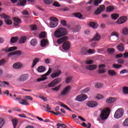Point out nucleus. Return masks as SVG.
Masks as SVG:
<instances>
[{
    "label": "nucleus",
    "mask_w": 128,
    "mask_h": 128,
    "mask_svg": "<svg viewBox=\"0 0 128 128\" xmlns=\"http://www.w3.org/2000/svg\"><path fill=\"white\" fill-rule=\"evenodd\" d=\"M110 114V108H104L102 110L100 118H97V120L99 122H100V120H106L108 118Z\"/></svg>",
    "instance_id": "1"
},
{
    "label": "nucleus",
    "mask_w": 128,
    "mask_h": 128,
    "mask_svg": "<svg viewBox=\"0 0 128 128\" xmlns=\"http://www.w3.org/2000/svg\"><path fill=\"white\" fill-rule=\"evenodd\" d=\"M68 32L66 31V29L60 28L55 31L54 36L58 38H62V36H66Z\"/></svg>",
    "instance_id": "2"
},
{
    "label": "nucleus",
    "mask_w": 128,
    "mask_h": 128,
    "mask_svg": "<svg viewBox=\"0 0 128 128\" xmlns=\"http://www.w3.org/2000/svg\"><path fill=\"white\" fill-rule=\"evenodd\" d=\"M124 114V108H119L115 112L114 114V118H120Z\"/></svg>",
    "instance_id": "3"
},
{
    "label": "nucleus",
    "mask_w": 128,
    "mask_h": 128,
    "mask_svg": "<svg viewBox=\"0 0 128 128\" xmlns=\"http://www.w3.org/2000/svg\"><path fill=\"white\" fill-rule=\"evenodd\" d=\"M62 82V78H58L56 79L53 80L52 82H51L50 83H49L47 86L48 88H54V86H56L57 84H58L60 82Z\"/></svg>",
    "instance_id": "4"
},
{
    "label": "nucleus",
    "mask_w": 128,
    "mask_h": 128,
    "mask_svg": "<svg viewBox=\"0 0 128 128\" xmlns=\"http://www.w3.org/2000/svg\"><path fill=\"white\" fill-rule=\"evenodd\" d=\"M0 16L2 18H4L5 20V22L6 24L10 25L12 24V22L10 20V17L8 16L6 14L4 13L0 14Z\"/></svg>",
    "instance_id": "5"
},
{
    "label": "nucleus",
    "mask_w": 128,
    "mask_h": 128,
    "mask_svg": "<svg viewBox=\"0 0 128 128\" xmlns=\"http://www.w3.org/2000/svg\"><path fill=\"white\" fill-rule=\"evenodd\" d=\"M50 20L52 21L50 24V26L51 28H54L58 26V18L54 17H51L50 18Z\"/></svg>",
    "instance_id": "6"
},
{
    "label": "nucleus",
    "mask_w": 128,
    "mask_h": 128,
    "mask_svg": "<svg viewBox=\"0 0 128 128\" xmlns=\"http://www.w3.org/2000/svg\"><path fill=\"white\" fill-rule=\"evenodd\" d=\"M52 72V68H49L48 71L45 74L42 75V77L41 78H39L37 79V82H42V80H46L48 78L46 76L50 74Z\"/></svg>",
    "instance_id": "7"
},
{
    "label": "nucleus",
    "mask_w": 128,
    "mask_h": 128,
    "mask_svg": "<svg viewBox=\"0 0 128 128\" xmlns=\"http://www.w3.org/2000/svg\"><path fill=\"white\" fill-rule=\"evenodd\" d=\"M42 106L44 108L45 112H50V114H54L55 116H58V114H60V112H55L54 111H50V110H52V108H50V105L48 104H46V106Z\"/></svg>",
    "instance_id": "8"
},
{
    "label": "nucleus",
    "mask_w": 128,
    "mask_h": 128,
    "mask_svg": "<svg viewBox=\"0 0 128 128\" xmlns=\"http://www.w3.org/2000/svg\"><path fill=\"white\" fill-rule=\"evenodd\" d=\"M86 98H88V96L83 94L77 96L75 98V100H76L77 102H84V100H86Z\"/></svg>",
    "instance_id": "9"
},
{
    "label": "nucleus",
    "mask_w": 128,
    "mask_h": 128,
    "mask_svg": "<svg viewBox=\"0 0 128 128\" xmlns=\"http://www.w3.org/2000/svg\"><path fill=\"white\" fill-rule=\"evenodd\" d=\"M70 92V86H68L64 88L61 92V96H66Z\"/></svg>",
    "instance_id": "10"
},
{
    "label": "nucleus",
    "mask_w": 128,
    "mask_h": 128,
    "mask_svg": "<svg viewBox=\"0 0 128 128\" xmlns=\"http://www.w3.org/2000/svg\"><path fill=\"white\" fill-rule=\"evenodd\" d=\"M62 48L64 50H68L70 48V42L68 41H66L63 43Z\"/></svg>",
    "instance_id": "11"
},
{
    "label": "nucleus",
    "mask_w": 128,
    "mask_h": 128,
    "mask_svg": "<svg viewBox=\"0 0 128 128\" xmlns=\"http://www.w3.org/2000/svg\"><path fill=\"white\" fill-rule=\"evenodd\" d=\"M27 80H28V74H22L18 78V82H26Z\"/></svg>",
    "instance_id": "12"
},
{
    "label": "nucleus",
    "mask_w": 128,
    "mask_h": 128,
    "mask_svg": "<svg viewBox=\"0 0 128 128\" xmlns=\"http://www.w3.org/2000/svg\"><path fill=\"white\" fill-rule=\"evenodd\" d=\"M104 8H106V6H104V5L100 6L95 11V14H100V12H102L104 10Z\"/></svg>",
    "instance_id": "13"
},
{
    "label": "nucleus",
    "mask_w": 128,
    "mask_h": 128,
    "mask_svg": "<svg viewBox=\"0 0 128 128\" xmlns=\"http://www.w3.org/2000/svg\"><path fill=\"white\" fill-rule=\"evenodd\" d=\"M126 20H128L126 16H122L118 20V24H124Z\"/></svg>",
    "instance_id": "14"
},
{
    "label": "nucleus",
    "mask_w": 128,
    "mask_h": 128,
    "mask_svg": "<svg viewBox=\"0 0 128 128\" xmlns=\"http://www.w3.org/2000/svg\"><path fill=\"white\" fill-rule=\"evenodd\" d=\"M18 50V47L16 46H12L10 47L9 48H4L2 49V50L4 52H14V50Z\"/></svg>",
    "instance_id": "15"
},
{
    "label": "nucleus",
    "mask_w": 128,
    "mask_h": 128,
    "mask_svg": "<svg viewBox=\"0 0 128 128\" xmlns=\"http://www.w3.org/2000/svg\"><path fill=\"white\" fill-rule=\"evenodd\" d=\"M88 108H96L98 106V102L94 101H90L86 104Z\"/></svg>",
    "instance_id": "16"
},
{
    "label": "nucleus",
    "mask_w": 128,
    "mask_h": 128,
    "mask_svg": "<svg viewBox=\"0 0 128 128\" xmlns=\"http://www.w3.org/2000/svg\"><path fill=\"white\" fill-rule=\"evenodd\" d=\"M68 39V38L66 36H64L62 38H60L58 40L57 42L58 44H62V42H66V40Z\"/></svg>",
    "instance_id": "17"
},
{
    "label": "nucleus",
    "mask_w": 128,
    "mask_h": 128,
    "mask_svg": "<svg viewBox=\"0 0 128 128\" xmlns=\"http://www.w3.org/2000/svg\"><path fill=\"white\" fill-rule=\"evenodd\" d=\"M14 22V26H18V28L20 27V24L22 22V20L18 18H13Z\"/></svg>",
    "instance_id": "18"
},
{
    "label": "nucleus",
    "mask_w": 128,
    "mask_h": 128,
    "mask_svg": "<svg viewBox=\"0 0 128 128\" xmlns=\"http://www.w3.org/2000/svg\"><path fill=\"white\" fill-rule=\"evenodd\" d=\"M24 66L22 64H20V62H16L14 64H13L12 67L14 68H15L16 70H20V68H22Z\"/></svg>",
    "instance_id": "19"
},
{
    "label": "nucleus",
    "mask_w": 128,
    "mask_h": 128,
    "mask_svg": "<svg viewBox=\"0 0 128 128\" xmlns=\"http://www.w3.org/2000/svg\"><path fill=\"white\" fill-rule=\"evenodd\" d=\"M116 100V98L110 97L108 98L106 100V104H112V102H114Z\"/></svg>",
    "instance_id": "20"
},
{
    "label": "nucleus",
    "mask_w": 128,
    "mask_h": 128,
    "mask_svg": "<svg viewBox=\"0 0 128 128\" xmlns=\"http://www.w3.org/2000/svg\"><path fill=\"white\" fill-rule=\"evenodd\" d=\"M60 74H62V71L59 70L58 71V72L52 73L51 74V78H58V76H59L60 75Z\"/></svg>",
    "instance_id": "21"
},
{
    "label": "nucleus",
    "mask_w": 128,
    "mask_h": 128,
    "mask_svg": "<svg viewBox=\"0 0 128 128\" xmlns=\"http://www.w3.org/2000/svg\"><path fill=\"white\" fill-rule=\"evenodd\" d=\"M86 70H94L96 68V66L94 64L88 65L86 66Z\"/></svg>",
    "instance_id": "22"
},
{
    "label": "nucleus",
    "mask_w": 128,
    "mask_h": 128,
    "mask_svg": "<svg viewBox=\"0 0 128 128\" xmlns=\"http://www.w3.org/2000/svg\"><path fill=\"white\" fill-rule=\"evenodd\" d=\"M80 26H76L72 28V32H80Z\"/></svg>",
    "instance_id": "23"
},
{
    "label": "nucleus",
    "mask_w": 128,
    "mask_h": 128,
    "mask_svg": "<svg viewBox=\"0 0 128 128\" xmlns=\"http://www.w3.org/2000/svg\"><path fill=\"white\" fill-rule=\"evenodd\" d=\"M40 58H35L33 60V62H32V68H34V66H36V64H38V62H40Z\"/></svg>",
    "instance_id": "24"
},
{
    "label": "nucleus",
    "mask_w": 128,
    "mask_h": 128,
    "mask_svg": "<svg viewBox=\"0 0 128 128\" xmlns=\"http://www.w3.org/2000/svg\"><path fill=\"white\" fill-rule=\"evenodd\" d=\"M117 50L120 52H124V45L123 44H120L118 46Z\"/></svg>",
    "instance_id": "25"
},
{
    "label": "nucleus",
    "mask_w": 128,
    "mask_h": 128,
    "mask_svg": "<svg viewBox=\"0 0 128 128\" xmlns=\"http://www.w3.org/2000/svg\"><path fill=\"white\" fill-rule=\"evenodd\" d=\"M100 40V36L98 33H96L93 38L92 39V40L98 41Z\"/></svg>",
    "instance_id": "26"
},
{
    "label": "nucleus",
    "mask_w": 128,
    "mask_h": 128,
    "mask_svg": "<svg viewBox=\"0 0 128 128\" xmlns=\"http://www.w3.org/2000/svg\"><path fill=\"white\" fill-rule=\"evenodd\" d=\"M12 123L14 126V128H16V126H18V118H13L12 119Z\"/></svg>",
    "instance_id": "27"
},
{
    "label": "nucleus",
    "mask_w": 128,
    "mask_h": 128,
    "mask_svg": "<svg viewBox=\"0 0 128 128\" xmlns=\"http://www.w3.org/2000/svg\"><path fill=\"white\" fill-rule=\"evenodd\" d=\"M37 70L38 72H46V67L44 66H39Z\"/></svg>",
    "instance_id": "28"
},
{
    "label": "nucleus",
    "mask_w": 128,
    "mask_h": 128,
    "mask_svg": "<svg viewBox=\"0 0 128 128\" xmlns=\"http://www.w3.org/2000/svg\"><path fill=\"white\" fill-rule=\"evenodd\" d=\"M48 44V40L46 39H42L40 42V46L42 48H44Z\"/></svg>",
    "instance_id": "29"
},
{
    "label": "nucleus",
    "mask_w": 128,
    "mask_h": 128,
    "mask_svg": "<svg viewBox=\"0 0 128 128\" xmlns=\"http://www.w3.org/2000/svg\"><path fill=\"white\" fill-rule=\"evenodd\" d=\"M108 74L111 76H116V72L114 70H108Z\"/></svg>",
    "instance_id": "30"
},
{
    "label": "nucleus",
    "mask_w": 128,
    "mask_h": 128,
    "mask_svg": "<svg viewBox=\"0 0 128 128\" xmlns=\"http://www.w3.org/2000/svg\"><path fill=\"white\" fill-rule=\"evenodd\" d=\"M114 10V6H110L106 8V12H112Z\"/></svg>",
    "instance_id": "31"
},
{
    "label": "nucleus",
    "mask_w": 128,
    "mask_h": 128,
    "mask_svg": "<svg viewBox=\"0 0 128 128\" xmlns=\"http://www.w3.org/2000/svg\"><path fill=\"white\" fill-rule=\"evenodd\" d=\"M73 16H75V18H80V20H82V15L80 14V12H76L73 14Z\"/></svg>",
    "instance_id": "32"
},
{
    "label": "nucleus",
    "mask_w": 128,
    "mask_h": 128,
    "mask_svg": "<svg viewBox=\"0 0 128 128\" xmlns=\"http://www.w3.org/2000/svg\"><path fill=\"white\" fill-rule=\"evenodd\" d=\"M18 40V36H14L11 38L10 42L11 44H14Z\"/></svg>",
    "instance_id": "33"
},
{
    "label": "nucleus",
    "mask_w": 128,
    "mask_h": 128,
    "mask_svg": "<svg viewBox=\"0 0 128 128\" xmlns=\"http://www.w3.org/2000/svg\"><path fill=\"white\" fill-rule=\"evenodd\" d=\"M90 26L92 28H98V24L94 22H90Z\"/></svg>",
    "instance_id": "34"
},
{
    "label": "nucleus",
    "mask_w": 128,
    "mask_h": 128,
    "mask_svg": "<svg viewBox=\"0 0 128 128\" xmlns=\"http://www.w3.org/2000/svg\"><path fill=\"white\" fill-rule=\"evenodd\" d=\"M80 52L82 54H88V49L86 48H83L81 49Z\"/></svg>",
    "instance_id": "35"
},
{
    "label": "nucleus",
    "mask_w": 128,
    "mask_h": 128,
    "mask_svg": "<svg viewBox=\"0 0 128 128\" xmlns=\"http://www.w3.org/2000/svg\"><path fill=\"white\" fill-rule=\"evenodd\" d=\"M20 104H22V106H28V102H26L24 100H22L20 101H19Z\"/></svg>",
    "instance_id": "36"
},
{
    "label": "nucleus",
    "mask_w": 128,
    "mask_h": 128,
    "mask_svg": "<svg viewBox=\"0 0 128 128\" xmlns=\"http://www.w3.org/2000/svg\"><path fill=\"white\" fill-rule=\"evenodd\" d=\"M60 88H62V84L58 85V86H56V87H55L54 88H52L51 90H52L58 92V90H60Z\"/></svg>",
    "instance_id": "37"
},
{
    "label": "nucleus",
    "mask_w": 128,
    "mask_h": 128,
    "mask_svg": "<svg viewBox=\"0 0 128 128\" xmlns=\"http://www.w3.org/2000/svg\"><path fill=\"white\" fill-rule=\"evenodd\" d=\"M4 126V118H0V128H2Z\"/></svg>",
    "instance_id": "38"
},
{
    "label": "nucleus",
    "mask_w": 128,
    "mask_h": 128,
    "mask_svg": "<svg viewBox=\"0 0 128 128\" xmlns=\"http://www.w3.org/2000/svg\"><path fill=\"white\" fill-rule=\"evenodd\" d=\"M119 15L118 14H112L111 17L112 20H116L118 18Z\"/></svg>",
    "instance_id": "39"
},
{
    "label": "nucleus",
    "mask_w": 128,
    "mask_h": 128,
    "mask_svg": "<svg viewBox=\"0 0 128 128\" xmlns=\"http://www.w3.org/2000/svg\"><path fill=\"white\" fill-rule=\"evenodd\" d=\"M60 106H62V108H66V110H70V112H72V109H70V108H68L66 106V105L62 103H60Z\"/></svg>",
    "instance_id": "40"
},
{
    "label": "nucleus",
    "mask_w": 128,
    "mask_h": 128,
    "mask_svg": "<svg viewBox=\"0 0 128 128\" xmlns=\"http://www.w3.org/2000/svg\"><path fill=\"white\" fill-rule=\"evenodd\" d=\"M26 40V36L22 37L20 40V44H24Z\"/></svg>",
    "instance_id": "41"
},
{
    "label": "nucleus",
    "mask_w": 128,
    "mask_h": 128,
    "mask_svg": "<svg viewBox=\"0 0 128 128\" xmlns=\"http://www.w3.org/2000/svg\"><path fill=\"white\" fill-rule=\"evenodd\" d=\"M122 90L124 94H128V86H124L122 88Z\"/></svg>",
    "instance_id": "42"
},
{
    "label": "nucleus",
    "mask_w": 128,
    "mask_h": 128,
    "mask_svg": "<svg viewBox=\"0 0 128 128\" xmlns=\"http://www.w3.org/2000/svg\"><path fill=\"white\" fill-rule=\"evenodd\" d=\"M30 44L32 46H36V44H38V40H36V39H32L30 41Z\"/></svg>",
    "instance_id": "43"
},
{
    "label": "nucleus",
    "mask_w": 128,
    "mask_h": 128,
    "mask_svg": "<svg viewBox=\"0 0 128 128\" xmlns=\"http://www.w3.org/2000/svg\"><path fill=\"white\" fill-rule=\"evenodd\" d=\"M26 0H20V4L22 6H26Z\"/></svg>",
    "instance_id": "44"
},
{
    "label": "nucleus",
    "mask_w": 128,
    "mask_h": 128,
    "mask_svg": "<svg viewBox=\"0 0 128 128\" xmlns=\"http://www.w3.org/2000/svg\"><path fill=\"white\" fill-rule=\"evenodd\" d=\"M122 34H124L125 36H126V34H128V28L126 27H125L122 30Z\"/></svg>",
    "instance_id": "45"
},
{
    "label": "nucleus",
    "mask_w": 128,
    "mask_h": 128,
    "mask_svg": "<svg viewBox=\"0 0 128 128\" xmlns=\"http://www.w3.org/2000/svg\"><path fill=\"white\" fill-rule=\"evenodd\" d=\"M96 88H102L104 85L100 83H97L95 86Z\"/></svg>",
    "instance_id": "46"
},
{
    "label": "nucleus",
    "mask_w": 128,
    "mask_h": 128,
    "mask_svg": "<svg viewBox=\"0 0 128 128\" xmlns=\"http://www.w3.org/2000/svg\"><path fill=\"white\" fill-rule=\"evenodd\" d=\"M107 52H108L109 54H114V52L115 50H114V49L112 48H108L107 50Z\"/></svg>",
    "instance_id": "47"
},
{
    "label": "nucleus",
    "mask_w": 128,
    "mask_h": 128,
    "mask_svg": "<svg viewBox=\"0 0 128 128\" xmlns=\"http://www.w3.org/2000/svg\"><path fill=\"white\" fill-rule=\"evenodd\" d=\"M44 4H52V0H44Z\"/></svg>",
    "instance_id": "48"
},
{
    "label": "nucleus",
    "mask_w": 128,
    "mask_h": 128,
    "mask_svg": "<svg viewBox=\"0 0 128 128\" xmlns=\"http://www.w3.org/2000/svg\"><path fill=\"white\" fill-rule=\"evenodd\" d=\"M112 66H113V68H122V66L118 64H114L112 65Z\"/></svg>",
    "instance_id": "49"
},
{
    "label": "nucleus",
    "mask_w": 128,
    "mask_h": 128,
    "mask_svg": "<svg viewBox=\"0 0 128 128\" xmlns=\"http://www.w3.org/2000/svg\"><path fill=\"white\" fill-rule=\"evenodd\" d=\"M57 126L58 128H60V126H61V128H66V125L62 124H60V123H58Z\"/></svg>",
    "instance_id": "50"
},
{
    "label": "nucleus",
    "mask_w": 128,
    "mask_h": 128,
    "mask_svg": "<svg viewBox=\"0 0 128 128\" xmlns=\"http://www.w3.org/2000/svg\"><path fill=\"white\" fill-rule=\"evenodd\" d=\"M40 38H46V33L44 32H41L39 36Z\"/></svg>",
    "instance_id": "51"
},
{
    "label": "nucleus",
    "mask_w": 128,
    "mask_h": 128,
    "mask_svg": "<svg viewBox=\"0 0 128 128\" xmlns=\"http://www.w3.org/2000/svg\"><path fill=\"white\" fill-rule=\"evenodd\" d=\"M100 2H101L100 0H94V6H98V4H100Z\"/></svg>",
    "instance_id": "52"
},
{
    "label": "nucleus",
    "mask_w": 128,
    "mask_h": 128,
    "mask_svg": "<svg viewBox=\"0 0 128 128\" xmlns=\"http://www.w3.org/2000/svg\"><path fill=\"white\" fill-rule=\"evenodd\" d=\"M30 28L32 30H36L38 28V26L36 25H32L30 26Z\"/></svg>",
    "instance_id": "53"
},
{
    "label": "nucleus",
    "mask_w": 128,
    "mask_h": 128,
    "mask_svg": "<svg viewBox=\"0 0 128 128\" xmlns=\"http://www.w3.org/2000/svg\"><path fill=\"white\" fill-rule=\"evenodd\" d=\"M96 52L94 51V50H92V49H88L87 50V54H94Z\"/></svg>",
    "instance_id": "54"
},
{
    "label": "nucleus",
    "mask_w": 128,
    "mask_h": 128,
    "mask_svg": "<svg viewBox=\"0 0 128 128\" xmlns=\"http://www.w3.org/2000/svg\"><path fill=\"white\" fill-rule=\"evenodd\" d=\"M60 23L64 26H66V20H61Z\"/></svg>",
    "instance_id": "55"
},
{
    "label": "nucleus",
    "mask_w": 128,
    "mask_h": 128,
    "mask_svg": "<svg viewBox=\"0 0 128 128\" xmlns=\"http://www.w3.org/2000/svg\"><path fill=\"white\" fill-rule=\"evenodd\" d=\"M116 62L118 64H122L124 63V60L123 59H122V58H120V59L117 60Z\"/></svg>",
    "instance_id": "56"
},
{
    "label": "nucleus",
    "mask_w": 128,
    "mask_h": 128,
    "mask_svg": "<svg viewBox=\"0 0 128 128\" xmlns=\"http://www.w3.org/2000/svg\"><path fill=\"white\" fill-rule=\"evenodd\" d=\"M86 64H94V60H88L86 61Z\"/></svg>",
    "instance_id": "57"
},
{
    "label": "nucleus",
    "mask_w": 128,
    "mask_h": 128,
    "mask_svg": "<svg viewBox=\"0 0 128 128\" xmlns=\"http://www.w3.org/2000/svg\"><path fill=\"white\" fill-rule=\"evenodd\" d=\"M72 77H68L66 78V82L67 84H68V82H72Z\"/></svg>",
    "instance_id": "58"
},
{
    "label": "nucleus",
    "mask_w": 128,
    "mask_h": 128,
    "mask_svg": "<svg viewBox=\"0 0 128 128\" xmlns=\"http://www.w3.org/2000/svg\"><path fill=\"white\" fill-rule=\"evenodd\" d=\"M16 54L17 56H20L22 54V52L20 50H16L14 52V55Z\"/></svg>",
    "instance_id": "59"
},
{
    "label": "nucleus",
    "mask_w": 128,
    "mask_h": 128,
    "mask_svg": "<svg viewBox=\"0 0 128 128\" xmlns=\"http://www.w3.org/2000/svg\"><path fill=\"white\" fill-rule=\"evenodd\" d=\"M124 126H128V118H126L123 123Z\"/></svg>",
    "instance_id": "60"
},
{
    "label": "nucleus",
    "mask_w": 128,
    "mask_h": 128,
    "mask_svg": "<svg viewBox=\"0 0 128 128\" xmlns=\"http://www.w3.org/2000/svg\"><path fill=\"white\" fill-rule=\"evenodd\" d=\"M96 98L98 100H102V98H104V96L102 94H98Z\"/></svg>",
    "instance_id": "61"
},
{
    "label": "nucleus",
    "mask_w": 128,
    "mask_h": 128,
    "mask_svg": "<svg viewBox=\"0 0 128 128\" xmlns=\"http://www.w3.org/2000/svg\"><path fill=\"white\" fill-rule=\"evenodd\" d=\"M4 64H6V60L4 59L0 60V66H3Z\"/></svg>",
    "instance_id": "62"
},
{
    "label": "nucleus",
    "mask_w": 128,
    "mask_h": 128,
    "mask_svg": "<svg viewBox=\"0 0 128 128\" xmlns=\"http://www.w3.org/2000/svg\"><path fill=\"white\" fill-rule=\"evenodd\" d=\"M53 6H56L57 8H60V4L58 2H54Z\"/></svg>",
    "instance_id": "63"
},
{
    "label": "nucleus",
    "mask_w": 128,
    "mask_h": 128,
    "mask_svg": "<svg viewBox=\"0 0 128 128\" xmlns=\"http://www.w3.org/2000/svg\"><path fill=\"white\" fill-rule=\"evenodd\" d=\"M98 72L99 74H104V72H105L104 69H100L98 70Z\"/></svg>",
    "instance_id": "64"
}]
</instances>
